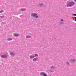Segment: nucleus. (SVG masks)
I'll return each instance as SVG.
<instances>
[{
  "mask_svg": "<svg viewBox=\"0 0 76 76\" xmlns=\"http://www.w3.org/2000/svg\"><path fill=\"white\" fill-rule=\"evenodd\" d=\"M75 0V2H76V0Z\"/></svg>",
  "mask_w": 76,
  "mask_h": 76,
  "instance_id": "obj_18",
  "label": "nucleus"
},
{
  "mask_svg": "<svg viewBox=\"0 0 76 76\" xmlns=\"http://www.w3.org/2000/svg\"><path fill=\"white\" fill-rule=\"evenodd\" d=\"M41 76H47V75L46 74V73L43 72H42L40 73Z\"/></svg>",
  "mask_w": 76,
  "mask_h": 76,
  "instance_id": "obj_3",
  "label": "nucleus"
},
{
  "mask_svg": "<svg viewBox=\"0 0 76 76\" xmlns=\"http://www.w3.org/2000/svg\"><path fill=\"white\" fill-rule=\"evenodd\" d=\"M3 12H4V10H1L0 11V13H3Z\"/></svg>",
  "mask_w": 76,
  "mask_h": 76,
  "instance_id": "obj_11",
  "label": "nucleus"
},
{
  "mask_svg": "<svg viewBox=\"0 0 76 76\" xmlns=\"http://www.w3.org/2000/svg\"><path fill=\"white\" fill-rule=\"evenodd\" d=\"M8 41H10L11 40H12V39L11 38H9L8 39Z\"/></svg>",
  "mask_w": 76,
  "mask_h": 76,
  "instance_id": "obj_10",
  "label": "nucleus"
},
{
  "mask_svg": "<svg viewBox=\"0 0 76 76\" xmlns=\"http://www.w3.org/2000/svg\"><path fill=\"white\" fill-rule=\"evenodd\" d=\"M14 36L15 37H19L20 36V34H15L14 35Z\"/></svg>",
  "mask_w": 76,
  "mask_h": 76,
  "instance_id": "obj_5",
  "label": "nucleus"
},
{
  "mask_svg": "<svg viewBox=\"0 0 76 76\" xmlns=\"http://www.w3.org/2000/svg\"><path fill=\"white\" fill-rule=\"evenodd\" d=\"M35 56H38V55H37V54H36L35 55Z\"/></svg>",
  "mask_w": 76,
  "mask_h": 76,
  "instance_id": "obj_16",
  "label": "nucleus"
},
{
  "mask_svg": "<svg viewBox=\"0 0 76 76\" xmlns=\"http://www.w3.org/2000/svg\"><path fill=\"white\" fill-rule=\"evenodd\" d=\"M22 11H25V10H26V9H23L21 10Z\"/></svg>",
  "mask_w": 76,
  "mask_h": 76,
  "instance_id": "obj_13",
  "label": "nucleus"
},
{
  "mask_svg": "<svg viewBox=\"0 0 76 76\" xmlns=\"http://www.w3.org/2000/svg\"><path fill=\"white\" fill-rule=\"evenodd\" d=\"M35 57V56H30V58L32 59L34 58Z\"/></svg>",
  "mask_w": 76,
  "mask_h": 76,
  "instance_id": "obj_7",
  "label": "nucleus"
},
{
  "mask_svg": "<svg viewBox=\"0 0 76 76\" xmlns=\"http://www.w3.org/2000/svg\"><path fill=\"white\" fill-rule=\"evenodd\" d=\"M51 69H55V67H54V66H52L51 67Z\"/></svg>",
  "mask_w": 76,
  "mask_h": 76,
  "instance_id": "obj_12",
  "label": "nucleus"
},
{
  "mask_svg": "<svg viewBox=\"0 0 76 76\" xmlns=\"http://www.w3.org/2000/svg\"><path fill=\"white\" fill-rule=\"evenodd\" d=\"M73 15H74V16H76V14H73Z\"/></svg>",
  "mask_w": 76,
  "mask_h": 76,
  "instance_id": "obj_15",
  "label": "nucleus"
},
{
  "mask_svg": "<svg viewBox=\"0 0 76 76\" xmlns=\"http://www.w3.org/2000/svg\"><path fill=\"white\" fill-rule=\"evenodd\" d=\"M75 18H76V17H75Z\"/></svg>",
  "mask_w": 76,
  "mask_h": 76,
  "instance_id": "obj_20",
  "label": "nucleus"
},
{
  "mask_svg": "<svg viewBox=\"0 0 76 76\" xmlns=\"http://www.w3.org/2000/svg\"><path fill=\"white\" fill-rule=\"evenodd\" d=\"M10 55H11V56H15V54L13 53V52H11L10 53Z\"/></svg>",
  "mask_w": 76,
  "mask_h": 76,
  "instance_id": "obj_6",
  "label": "nucleus"
},
{
  "mask_svg": "<svg viewBox=\"0 0 76 76\" xmlns=\"http://www.w3.org/2000/svg\"><path fill=\"white\" fill-rule=\"evenodd\" d=\"M63 21V19H61V22H62V21Z\"/></svg>",
  "mask_w": 76,
  "mask_h": 76,
  "instance_id": "obj_17",
  "label": "nucleus"
},
{
  "mask_svg": "<svg viewBox=\"0 0 76 76\" xmlns=\"http://www.w3.org/2000/svg\"><path fill=\"white\" fill-rule=\"evenodd\" d=\"M37 60H38V58H34L33 59V61H36Z\"/></svg>",
  "mask_w": 76,
  "mask_h": 76,
  "instance_id": "obj_8",
  "label": "nucleus"
},
{
  "mask_svg": "<svg viewBox=\"0 0 76 76\" xmlns=\"http://www.w3.org/2000/svg\"><path fill=\"white\" fill-rule=\"evenodd\" d=\"M43 4H40V6H43Z\"/></svg>",
  "mask_w": 76,
  "mask_h": 76,
  "instance_id": "obj_14",
  "label": "nucleus"
},
{
  "mask_svg": "<svg viewBox=\"0 0 76 76\" xmlns=\"http://www.w3.org/2000/svg\"><path fill=\"white\" fill-rule=\"evenodd\" d=\"M75 3L73 2H69L68 4H67V6H73L74 4H75Z\"/></svg>",
  "mask_w": 76,
  "mask_h": 76,
  "instance_id": "obj_2",
  "label": "nucleus"
},
{
  "mask_svg": "<svg viewBox=\"0 0 76 76\" xmlns=\"http://www.w3.org/2000/svg\"><path fill=\"white\" fill-rule=\"evenodd\" d=\"M31 16L33 17L34 18H38V17L37 16V14L33 13L31 14Z\"/></svg>",
  "mask_w": 76,
  "mask_h": 76,
  "instance_id": "obj_1",
  "label": "nucleus"
},
{
  "mask_svg": "<svg viewBox=\"0 0 76 76\" xmlns=\"http://www.w3.org/2000/svg\"><path fill=\"white\" fill-rule=\"evenodd\" d=\"M75 21H76V20H75Z\"/></svg>",
  "mask_w": 76,
  "mask_h": 76,
  "instance_id": "obj_19",
  "label": "nucleus"
},
{
  "mask_svg": "<svg viewBox=\"0 0 76 76\" xmlns=\"http://www.w3.org/2000/svg\"><path fill=\"white\" fill-rule=\"evenodd\" d=\"M26 38H31V36H26Z\"/></svg>",
  "mask_w": 76,
  "mask_h": 76,
  "instance_id": "obj_9",
  "label": "nucleus"
},
{
  "mask_svg": "<svg viewBox=\"0 0 76 76\" xmlns=\"http://www.w3.org/2000/svg\"><path fill=\"white\" fill-rule=\"evenodd\" d=\"M1 57L3 58H6L7 57V56L6 55H1Z\"/></svg>",
  "mask_w": 76,
  "mask_h": 76,
  "instance_id": "obj_4",
  "label": "nucleus"
}]
</instances>
